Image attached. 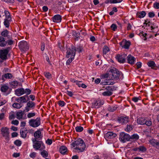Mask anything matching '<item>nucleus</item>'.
<instances>
[{"label":"nucleus","mask_w":159,"mask_h":159,"mask_svg":"<svg viewBox=\"0 0 159 159\" xmlns=\"http://www.w3.org/2000/svg\"><path fill=\"white\" fill-rule=\"evenodd\" d=\"M71 145L73 147H75L74 149L75 150V152L78 153L83 152L85 148V144L84 141L80 138H79L72 142Z\"/></svg>","instance_id":"obj_1"},{"label":"nucleus","mask_w":159,"mask_h":159,"mask_svg":"<svg viewBox=\"0 0 159 159\" xmlns=\"http://www.w3.org/2000/svg\"><path fill=\"white\" fill-rule=\"evenodd\" d=\"M110 72L112 74V76L111 77L112 80H118L121 74V72L119 71L115 68H111L110 70Z\"/></svg>","instance_id":"obj_2"},{"label":"nucleus","mask_w":159,"mask_h":159,"mask_svg":"<svg viewBox=\"0 0 159 159\" xmlns=\"http://www.w3.org/2000/svg\"><path fill=\"white\" fill-rule=\"evenodd\" d=\"M29 125L32 127L36 128L39 126L41 124V120L39 117H37L36 119H31L29 121Z\"/></svg>","instance_id":"obj_3"},{"label":"nucleus","mask_w":159,"mask_h":159,"mask_svg":"<svg viewBox=\"0 0 159 159\" xmlns=\"http://www.w3.org/2000/svg\"><path fill=\"white\" fill-rule=\"evenodd\" d=\"M76 51V48L74 46L72 45L71 47L67 48L66 55V57L68 58L70 57H74Z\"/></svg>","instance_id":"obj_4"},{"label":"nucleus","mask_w":159,"mask_h":159,"mask_svg":"<svg viewBox=\"0 0 159 159\" xmlns=\"http://www.w3.org/2000/svg\"><path fill=\"white\" fill-rule=\"evenodd\" d=\"M18 46L20 49L22 51H25L29 49V46L27 42L25 41H20Z\"/></svg>","instance_id":"obj_5"},{"label":"nucleus","mask_w":159,"mask_h":159,"mask_svg":"<svg viewBox=\"0 0 159 159\" xmlns=\"http://www.w3.org/2000/svg\"><path fill=\"white\" fill-rule=\"evenodd\" d=\"M127 54L125 53L118 54L116 55V58L120 63H123L125 62Z\"/></svg>","instance_id":"obj_6"},{"label":"nucleus","mask_w":159,"mask_h":159,"mask_svg":"<svg viewBox=\"0 0 159 159\" xmlns=\"http://www.w3.org/2000/svg\"><path fill=\"white\" fill-rule=\"evenodd\" d=\"M113 87L112 86H108L105 89H102V90H105L106 91L102 93V95L104 96H110L112 94V91Z\"/></svg>","instance_id":"obj_7"},{"label":"nucleus","mask_w":159,"mask_h":159,"mask_svg":"<svg viewBox=\"0 0 159 159\" xmlns=\"http://www.w3.org/2000/svg\"><path fill=\"white\" fill-rule=\"evenodd\" d=\"M9 48L3 50H0V58L3 60H5L7 58V55L9 52Z\"/></svg>","instance_id":"obj_8"},{"label":"nucleus","mask_w":159,"mask_h":159,"mask_svg":"<svg viewBox=\"0 0 159 159\" xmlns=\"http://www.w3.org/2000/svg\"><path fill=\"white\" fill-rule=\"evenodd\" d=\"M120 139L121 141L125 143L126 141L130 140V136L129 134L124 133H121L120 134Z\"/></svg>","instance_id":"obj_9"},{"label":"nucleus","mask_w":159,"mask_h":159,"mask_svg":"<svg viewBox=\"0 0 159 159\" xmlns=\"http://www.w3.org/2000/svg\"><path fill=\"white\" fill-rule=\"evenodd\" d=\"M1 134L6 139L8 138L9 135V129L7 127H3L1 129Z\"/></svg>","instance_id":"obj_10"},{"label":"nucleus","mask_w":159,"mask_h":159,"mask_svg":"<svg viewBox=\"0 0 159 159\" xmlns=\"http://www.w3.org/2000/svg\"><path fill=\"white\" fill-rule=\"evenodd\" d=\"M129 120V118L128 116H121L118 118L117 121L121 124L127 123Z\"/></svg>","instance_id":"obj_11"},{"label":"nucleus","mask_w":159,"mask_h":159,"mask_svg":"<svg viewBox=\"0 0 159 159\" xmlns=\"http://www.w3.org/2000/svg\"><path fill=\"white\" fill-rule=\"evenodd\" d=\"M104 104V101L102 100H98L94 101L92 103V107L93 108H98Z\"/></svg>","instance_id":"obj_12"},{"label":"nucleus","mask_w":159,"mask_h":159,"mask_svg":"<svg viewBox=\"0 0 159 159\" xmlns=\"http://www.w3.org/2000/svg\"><path fill=\"white\" fill-rule=\"evenodd\" d=\"M33 142L34 143L33 145V148L35 150H37L39 149L41 145H43V143L41 141H35V140H33Z\"/></svg>","instance_id":"obj_13"},{"label":"nucleus","mask_w":159,"mask_h":159,"mask_svg":"<svg viewBox=\"0 0 159 159\" xmlns=\"http://www.w3.org/2000/svg\"><path fill=\"white\" fill-rule=\"evenodd\" d=\"M116 136V134L112 132H108L104 135V137L106 139H113Z\"/></svg>","instance_id":"obj_14"},{"label":"nucleus","mask_w":159,"mask_h":159,"mask_svg":"<svg viewBox=\"0 0 159 159\" xmlns=\"http://www.w3.org/2000/svg\"><path fill=\"white\" fill-rule=\"evenodd\" d=\"M34 107L35 103L32 101H29L27 103V106L25 107V110L28 112L31 109L34 108Z\"/></svg>","instance_id":"obj_15"},{"label":"nucleus","mask_w":159,"mask_h":159,"mask_svg":"<svg viewBox=\"0 0 159 159\" xmlns=\"http://www.w3.org/2000/svg\"><path fill=\"white\" fill-rule=\"evenodd\" d=\"M111 79H106L102 80L101 82V84L103 85H113L115 82L111 81Z\"/></svg>","instance_id":"obj_16"},{"label":"nucleus","mask_w":159,"mask_h":159,"mask_svg":"<svg viewBox=\"0 0 159 159\" xmlns=\"http://www.w3.org/2000/svg\"><path fill=\"white\" fill-rule=\"evenodd\" d=\"M150 144L153 146L159 149V141L152 139L149 141Z\"/></svg>","instance_id":"obj_17"},{"label":"nucleus","mask_w":159,"mask_h":159,"mask_svg":"<svg viewBox=\"0 0 159 159\" xmlns=\"http://www.w3.org/2000/svg\"><path fill=\"white\" fill-rule=\"evenodd\" d=\"M130 42L126 40H123V41L120 43V45L121 46L125 49H128L130 45Z\"/></svg>","instance_id":"obj_18"},{"label":"nucleus","mask_w":159,"mask_h":159,"mask_svg":"<svg viewBox=\"0 0 159 159\" xmlns=\"http://www.w3.org/2000/svg\"><path fill=\"white\" fill-rule=\"evenodd\" d=\"M34 136L35 138L33 140H35V141H36L37 139H40L42 137L41 132L40 130H38L35 131L34 133Z\"/></svg>","instance_id":"obj_19"},{"label":"nucleus","mask_w":159,"mask_h":159,"mask_svg":"<svg viewBox=\"0 0 159 159\" xmlns=\"http://www.w3.org/2000/svg\"><path fill=\"white\" fill-rule=\"evenodd\" d=\"M15 93L18 96H20L25 93V90L22 88L17 89L15 90Z\"/></svg>","instance_id":"obj_20"},{"label":"nucleus","mask_w":159,"mask_h":159,"mask_svg":"<svg viewBox=\"0 0 159 159\" xmlns=\"http://www.w3.org/2000/svg\"><path fill=\"white\" fill-rule=\"evenodd\" d=\"M126 58L128 62L131 64H134L136 59L134 57L132 56L130 54L128 55Z\"/></svg>","instance_id":"obj_21"},{"label":"nucleus","mask_w":159,"mask_h":159,"mask_svg":"<svg viewBox=\"0 0 159 159\" xmlns=\"http://www.w3.org/2000/svg\"><path fill=\"white\" fill-rule=\"evenodd\" d=\"M61 20V17L59 15H57L52 17L53 21L56 23L60 22Z\"/></svg>","instance_id":"obj_22"},{"label":"nucleus","mask_w":159,"mask_h":159,"mask_svg":"<svg viewBox=\"0 0 159 159\" xmlns=\"http://www.w3.org/2000/svg\"><path fill=\"white\" fill-rule=\"evenodd\" d=\"M7 44V41L2 36H0V47H4Z\"/></svg>","instance_id":"obj_23"},{"label":"nucleus","mask_w":159,"mask_h":159,"mask_svg":"<svg viewBox=\"0 0 159 159\" xmlns=\"http://www.w3.org/2000/svg\"><path fill=\"white\" fill-rule=\"evenodd\" d=\"M27 132V130L24 128H21L20 130V133L21 137L24 138H25Z\"/></svg>","instance_id":"obj_24"},{"label":"nucleus","mask_w":159,"mask_h":159,"mask_svg":"<svg viewBox=\"0 0 159 159\" xmlns=\"http://www.w3.org/2000/svg\"><path fill=\"white\" fill-rule=\"evenodd\" d=\"M146 119L145 117H141L138 118L137 119V122L140 125H144L146 123Z\"/></svg>","instance_id":"obj_25"},{"label":"nucleus","mask_w":159,"mask_h":159,"mask_svg":"<svg viewBox=\"0 0 159 159\" xmlns=\"http://www.w3.org/2000/svg\"><path fill=\"white\" fill-rule=\"evenodd\" d=\"M146 15V13L143 11L138 12L136 14L137 17L140 18L144 17Z\"/></svg>","instance_id":"obj_26"},{"label":"nucleus","mask_w":159,"mask_h":159,"mask_svg":"<svg viewBox=\"0 0 159 159\" xmlns=\"http://www.w3.org/2000/svg\"><path fill=\"white\" fill-rule=\"evenodd\" d=\"M9 31L6 30L2 31L1 33V35L2 37H7L9 39H10L11 37L8 35Z\"/></svg>","instance_id":"obj_27"},{"label":"nucleus","mask_w":159,"mask_h":159,"mask_svg":"<svg viewBox=\"0 0 159 159\" xmlns=\"http://www.w3.org/2000/svg\"><path fill=\"white\" fill-rule=\"evenodd\" d=\"M139 138V136L138 134H134L131 136H130V140L135 141L138 140Z\"/></svg>","instance_id":"obj_28"},{"label":"nucleus","mask_w":159,"mask_h":159,"mask_svg":"<svg viewBox=\"0 0 159 159\" xmlns=\"http://www.w3.org/2000/svg\"><path fill=\"white\" fill-rule=\"evenodd\" d=\"M67 148L65 146H62L60 148V152L62 154H65L67 151Z\"/></svg>","instance_id":"obj_29"},{"label":"nucleus","mask_w":159,"mask_h":159,"mask_svg":"<svg viewBox=\"0 0 159 159\" xmlns=\"http://www.w3.org/2000/svg\"><path fill=\"white\" fill-rule=\"evenodd\" d=\"M24 114V112L22 111H19L16 113L17 118L19 120L21 119Z\"/></svg>","instance_id":"obj_30"},{"label":"nucleus","mask_w":159,"mask_h":159,"mask_svg":"<svg viewBox=\"0 0 159 159\" xmlns=\"http://www.w3.org/2000/svg\"><path fill=\"white\" fill-rule=\"evenodd\" d=\"M22 106V105L20 103H14L12 105V107L20 109Z\"/></svg>","instance_id":"obj_31"},{"label":"nucleus","mask_w":159,"mask_h":159,"mask_svg":"<svg viewBox=\"0 0 159 159\" xmlns=\"http://www.w3.org/2000/svg\"><path fill=\"white\" fill-rule=\"evenodd\" d=\"M18 84V82L16 81H13L11 82L10 84L12 88H15L17 86Z\"/></svg>","instance_id":"obj_32"},{"label":"nucleus","mask_w":159,"mask_h":159,"mask_svg":"<svg viewBox=\"0 0 159 159\" xmlns=\"http://www.w3.org/2000/svg\"><path fill=\"white\" fill-rule=\"evenodd\" d=\"M117 108V107L115 105L110 106L108 108V111L111 112H113L116 110Z\"/></svg>","instance_id":"obj_33"},{"label":"nucleus","mask_w":159,"mask_h":159,"mask_svg":"<svg viewBox=\"0 0 159 159\" xmlns=\"http://www.w3.org/2000/svg\"><path fill=\"white\" fill-rule=\"evenodd\" d=\"M26 97H28V96L25 95L22 97H20V103H26L27 101L26 99Z\"/></svg>","instance_id":"obj_34"},{"label":"nucleus","mask_w":159,"mask_h":159,"mask_svg":"<svg viewBox=\"0 0 159 159\" xmlns=\"http://www.w3.org/2000/svg\"><path fill=\"white\" fill-rule=\"evenodd\" d=\"M8 87L6 85H4L2 86L1 88V90L3 92H6L8 90Z\"/></svg>","instance_id":"obj_35"},{"label":"nucleus","mask_w":159,"mask_h":159,"mask_svg":"<svg viewBox=\"0 0 159 159\" xmlns=\"http://www.w3.org/2000/svg\"><path fill=\"white\" fill-rule=\"evenodd\" d=\"M4 13L6 16V19H5L11 20V18L10 17V14L9 11H5Z\"/></svg>","instance_id":"obj_36"},{"label":"nucleus","mask_w":159,"mask_h":159,"mask_svg":"<svg viewBox=\"0 0 159 159\" xmlns=\"http://www.w3.org/2000/svg\"><path fill=\"white\" fill-rule=\"evenodd\" d=\"M10 20L5 19L4 24L6 27L8 28L9 27L10 24L9 22L10 21Z\"/></svg>","instance_id":"obj_37"},{"label":"nucleus","mask_w":159,"mask_h":159,"mask_svg":"<svg viewBox=\"0 0 159 159\" xmlns=\"http://www.w3.org/2000/svg\"><path fill=\"white\" fill-rule=\"evenodd\" d=\"M138 149H139V152H146L147 150L146 148L144 146H139V147Z\"/></svg>","instance_id":"obj_38"},{"label":"nucleus","mask_w":159,"mask_h":159,"mask_svg":"<svg viewBox=\"0 0 159 159\" xmlns=\"http://www.w3.org/2000/svg\"><path fill=\"white\" fill-rule=\"evenodd\" d=\"M109 51V48L107 46H104L103 48V54L106 53Z\"/></svg>","instance_id":"obj_39"},{"label":"nucleus","mask_w":159,"mask_h":159,"mask_svg":"<svg viewBox=\"0 0 159 159\" xmlns=\"http://www.w3.org/2000/svg\"><path fill=\"white\" fill-rule=\"evenodd\" d=\"M133 129V127L131 125H127V127L125 129V131L129 132L130 131Z\"/></svg>","instance_id":"obj_40"},{"label":"nucleus","mask_w":159,"mask_h":159,"mask_svg":"<svg viewBox=\"0 0 159 159\" xmlns=\"http://www.w3.org/2000/svg\"><path fill=\"white\" fill-rule=\"evenodd\" d=\"M147 65L149 66L153 67L155 66V63L154 61H149L147 63Z\"/></svg>","instance_id":"obj_41"},{"label":"nucleus","mask_w":159,"mask_h":159,"mask_svg":"<svg viewBox=\"0 0 159 159\" xmlns=\"http://www.w3.org/2000/svg\"><path fill=\"white\" fill-rule=\"evenodd\" d=\"M4 77L5 78L9 79L12 78V76L11 73H7L4 75Z\"/></svg>","instance_id":"obj_42"},{"label":"nucleus","mask_w":159,"mask_h":159,"mask_svg":"<svg viewBox=\"0 0 159 159\" xmlns=\"http://www.w3.org/2000/svg\"><path fill=\"white\" fill-rule=\"evenodd\" d=\"M41 154L43 156V157L45 158L47 157L48 156V153L45 150L41 152Z\"/></svg>","instance_id":"obj_43"},{"label":"nucleus","mask_w":159,"mask_h":159,"mask_svg":"<svg viewBox=\"0 0 159 159\" xmlns=\"http://www.w3.org/2000/svg\"><path fill=\"white\" fill-rule=\"evenodd\" d=\"M75 129L77 132H81L83 130V127L81 126H77L75 127Z\"/></svg>","instance_id":"obj_44"},{"label":"nucleus","mask_w":159,"mask_h":159,"mask_svg":"<svg viewBox=\"0 0 159 159\" xmlns=\"http://www.w3.org/2000/svg\"><path fill=\"white\" fill-rule=\"evenodd\" d=\"M70 58L68 59L66 61V65H69L70 63L72 61L74 58V57H70Z\"/></svg>","instance_id":"obj_45"},{"label":"nucleus","mask_w":159,"mask_h":159,"mask_svg":"<svg viewBox=\"0 0 159 159\" xmlns=\"http://www.w3.org/2000/svg\"><path fill=\"white\" fill-rule=\"evenodd\" d=\"M15 144L17 146H20L21 144V141L19 140H16L14 142Z\"/></svg>","instance_id":"obj_46"},{"label":"nucleus","mask_w":159,"mask_h":159,"mask_svg":"<svg viewBox=\"0 0 159 159\" xmlns=\"http://www.w3.org/2000/svg\"><path fill=\"white\" fill-rule=\"evenodd\" d=\"M58 104L59 106L61 107L64 106L66 105V103L63 101L60 100L58 102Z\"/></svg>","instance_id":"obj_47"},{"label":"nucleus","mask_w":159,"mask_h":159,"mask_svg":"<svg viewBox=\"0 0 159 159\" xmlns=\"http://www.w3.org/2000/svg\"><path fill=\"white\" fill-rule=\"evenodd\" d=\"M141 97H134L132 98V100L135 102H136L138 101L139 100H141Z\"/></svg>","instance_id":"obj_48"},{"label":"nucleus","mask_w":159,"mask_h":159,"mask_svg":"<svg viewBox=\"0 0 159 159\" xmlns=\"http://www.w3.org/2000/svg\"><path fill=\"white\" fill-rule=\"evenodd\" d=\"M45 76L48 79H50L51 78V75L49 72H46L44 73Z\"/></svg>","instance_id":"obj_49"},{"label":"nucleus","mask_w":159,"mask_h":159,"mask_svg":"<svg viewBox=\"0 0 159 159\" xmlns=\"http://www.w3.org/2000/svg\"><path fill=\"white\" fill-rule=\"evenodd\" d=\"M111 27L112 30L113 31H115L117 28V26L116 25L114 24H112L111 26Z\"/></svg>","instance_id":"obj_50"},{"label":"nucleus","mask_w":159,"mask_h":159,"mask_svg":"<svg viewBox=\"0 0 159 159\" xmlns=\"http://www.w3.org/2000/svg\"><path fill=\"white\" fill-rule=\"evenodd\" d=\"M35 115V113L34 112H31L28 113L27 115V117L28 118H30L32 117H34Z\"/></svg>","instance_id":"obj_51"},{"label":"nucleus","mask_w":159,"mask_h":159,"mask_svg":"<svg viewBox=\"0 0 159 159\" xmlns=\"http://www.w3.org/2000/svg\"><path fill=\"white\" fill-rule=\"evenodd\" d=\"M123 0H111V3H116L121 2Z\"/></svg>","instance_id":"obj_52"},{"label":"nucleus","mask_w":159,"mask_h":159,"mask_svg":"<svg viewBox=\"0 0 159 159\" xmlns=\"http://www.w3.org/2000/svg\"><path fill=\"white\" fill-rule=\"evenodd\" d=\"M36 153L34 152L31 153L30 155V156L32 158H34L36 157Z\"/></svg>","instance_id":"obj_53"},{"label":"nucleus","mask_w":159,"mask_h":159,"mask_svg":"<svg viewBox=\"0 0 159 159\" xmlns=\"http://www.w3.org/2000/svg\"><path fill=\"white\" fill-rule=\"evenodd\" d=\"M146 123L145 124H146L148 126H150L152 125V121L151 120H148L147 119H146Z\"/></svg>","instance_id":"obj_54"},{"label":"nucleus","mask_w":159,"mask_h":159,"mask_svg":"<svg viewBox=\"0 0 159 159\" xmlns=\"http://www.w3.org/2000/svg\"><path fill=\"white\" fill-rule=\"evenodd\" d=\"M6 41L8 45H11L13 43V41L11 39H9Z\"/></svg>","instance_id":"obj_55"},{"label":"nucleus","mask_w":159,"mask_h":159,"mask_svg":"<svg viewBox=\"0 0 159 159\" xmlns=\"http://www.w3.org/2000/svg\"><path fill=\"white\" fill-rule=\"evenodd\" d=\"M46 143L48 145H51L52 143V140L51 139H48L46 141Z\"/></svg>","instance_id":"obj_56"},{"label":"nucleus","mask_w":159,"mask_h":159,"mask_svg":"<svg viewBox=\"0 0 159 159\" xmlns=\"http://www.w3.org/2000/svg\"><path fill=\"white\" fill-rule=\"evenodd\" d=\"M148 16L149 17L152 18L155 16V14L153 12H149L148 14Z\"/></svg>","instance_id":"obj_57"},{"label":"nucleus","mask_w":159,"mask_h":159,"mask_svg":"<svg viewBox=\"0 0 159 159\" xmlns=\"http://www.w3.org/2000/svg\"><path fill=\"white\" fill-rule=\"evenodd\" d=\"M31 91L29 89H26L25 90V93L27 95L30 94Z\"/></svg>","instance_id":"obj_58"},{"label":"nucleus","mask_w":159,"mask_h":159,"mask_svg":"<svg viewBox=\"0 0 159 159\" xmlns=\"http://www.w3.org/2000/svg\"><path fill=\"white\" fill-rule=\"evenodd\" d=\"M15 117V116L13 113H11L9 114V118L10 119H14Z\"/></svg>","instance_id":"obj_59"},{"label":"nucleus","mask_w":159,"mask_h":159,"mask_svg":"<svg viewBox=\"0 0 159 159\" xmlns=\"http://www.w3.org/2000/svg\"><path fill=\"white\" fill-rule=\"evenodd\" d=\"M11 123L12 124L17 125L19 124V121L17 120H13L11 122Z\"/></svg>","instance_id":"obj_60"},{"label":"nucleus","mask_w":159,"mask_h":159,"mask_svg":"<svg viewBox=\"0 0 159 159\" xmlns=\"http://www.w3.org/2000/svg\"><path fill=\"white\" fill-rule=\"evenodd\" d=\"M137 65V68L139 69L142 66V63L140 62H138L136 64Z\"/></svg>","instance_id":"obj_61"},{"label":"nucleus","mask_w":159,"mask_h":159,"mask_svg":"<svg viewBox=\"0 0 159 159\" xmlns=\"http://www.w3.org/2000/svg\"><path fill=\"white\" fill-rule=\"evenodd\" d=\"M154 6L156 9L159 8V3L156 2L154 3Z\"/></svg>","instance_id":"obj_62"},{"label":"nucleus","mask_w":159,"mask_h":159,"mask_svg":"<svg viewBox=\"0 0 159 159\" xmlns=\"http://www.w3.org/2000/svg\"><path fill=\"white\" fill-rule=\"evenodd\" d=\"M158 27V26L155 25L154 24H153L151 26V30H152L153 29H154L155 28H157Z\"/></svg>","instance_id":"obj_63"},{"label":"nucleus","mask_w":159,"mask_h":159,"mask_svg":"<svg viewBox=\"0 0 159 159\" xmlns=\"http://www.w3.org/2000/svg\"><path fill=\"white\" fill-rule=\"evenodd\" d=\"M18 133L17 132H13L11 134L12 137H16L18 135Z\"/></svg>","instance_id":"obj_64"}]
</instances>
